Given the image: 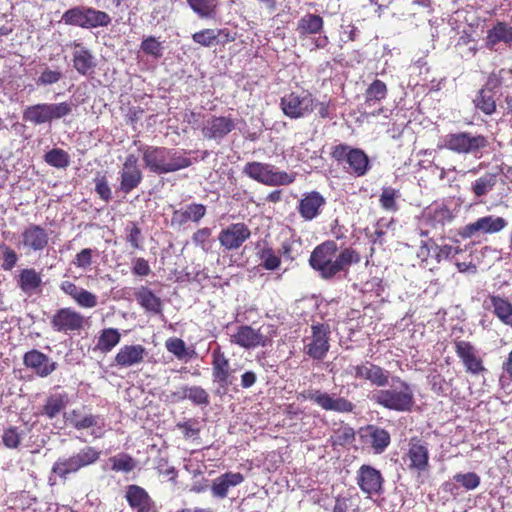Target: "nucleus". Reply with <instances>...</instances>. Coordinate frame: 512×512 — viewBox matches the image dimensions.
<instances>
[{
  "mask_svg": "<svg viewBox=\"0 0 512 512\" xmlns=\"http://www.w3.org/2000/svg\"><path fill=\"white\" fill-rule=\"evenodd\" d=\"M337 252L338 247L333 240L323 242L312 251L309 263L321 278L331 279L340 272H346L352 264L360 262V255L352 248Z\"/></svg>",
  "mask_w": 512,
  "mask_h": 512,
  "instance_id": "f257e3e1",
  "label": "nucleus"
},
{
  "mask_svg": "<svg viewBox=\"0 0 512 512\" xmlns=\"http://www.w3.org/2000/svg\"><path fill=\"white\" fill-rule=\"evenodd\" d=\"M145 167L158 175L176 172L192 165L186 155L190 152L181 149L145 146L142 148Z\"/></svg>",
  "mask_w": 512,
  "mask_h": 512,
  "instance_id": "f03ea898",
  "label": "nucleus"
},
{
  "mask_svg": "<svg viewBox=\"0 0 512 512\" xmlns=\"http://www.w3.org/2000/svg\"><path fill=\"white\" fill-rule=\"evenodd\" d=\"M371 400L396 412H409L415 404L412 387L400 377H393L389 388L373 392Z\"/></svg>",
  "mask_w": 512,
  "mask_h": 512,
  "instance_id": "7ed1b4c3",
  "label": "nucleus"
},
{
  "mask_svg": "<svg viewBox=\"0 0 512 512\" xmlns=\"http://www.w3.org/2000/svg\"><path fill=\"white\" fill-rule=\"evenodd\" d=\"M73 107V103L67 101L28 105L22 112V119L33 126L51 124L71 115Z\"/></svg>",
  "mask_w": 512,
  "mask_h": 512,
  "instance_id": "20e7f679",
  "label": "nucleus"
},
{
  "mask_svg": "<svg viewBox=\"0 0 512 512\" xmlns=\"http://www.w3.org/2000/svg\"><path fill=\"white\" fill-rule=\"evenodd\" d=\"M101 451L92 446H85L77 453L68 457H59L51 468V475L49 480H52V475H57L62 480H67L69 475L75 474L82 468L88 467L96 463L100 459Z\"/></svg>",
  "mask_w": 512,
  "mask_h": 512,
  "instance_id": "39448f33",
  "label": "nucleus"
},
{
  "mask_svg": "<svg viewBox=\"0 0 512 512\" xmlns=\"http://www.w3.org/2000/svg\"><path fill=\"white\" fill-rule=\"evenodd\" d=\"M242 173L266 186H285L295 181V175L279 171L274 165L258 161L247 162Z\"/></svg>",
  "mask_w": 512,
  "mask_h": 512,
  "instance_id": "423d86ee",
  "label": "nucleus"
},
{
  "mask_svg": "<svg viewBox=\"0 0 512 512\" xmlns=\"http://www.w3.org/2000/svg\"><path fill=\"white\" fill-rule=\"evenodd\" d=\"M488 144V139L484 135L460 131L445 135L443 137V144L439 148L444 147L462 155H477L487 148Z\"/></svg>",
  "mask_w": 512,
  "mask_h": 512,
  "instance_id": "0eeeda50",
  "label": "nucleus"
},
{
  "mask_svg": "<svg viewBox=\"0 0 512 512\" xmlns=\"http://www.w3.org/2000/svg\"><path fill=\"white\" fill-rule=\"evenodd\" d=\"M62 21L67 25L92 29L108 26L111 23V17L106 12L92 7L75 6L63 13Z\"/></svg>",
  "mask_w": 512,
  "mask_h": 512,
  "instance_id": "6e6552de",
  "label": "nucleus"
},
{
  "mask_svg": "<svg viewBox=\"0 0 512 512\" xmlns=\"http://www.w3.org/2000/svg\"><path fill=\"white\" fill-rule=\"evenodd\" d=\"M331 155L338 162H346L348 172L357 177L365 175L369 169V158L361 149L339 144L333 148Z\"/></svg>",
  "mask_w": 512,
  "mask_h": 512,
  "instance_id": "1a4fd4ad",
  "label": "nucleus"
},
{
  "mask_svg": "<svg viewBox=\"0 0 512 512\" xmlns=\"http://www.w3.org/2000/svg\"><path fill=\"white\" fill-rule=\"evenodd\" d=\"M330 328L325 324L311 326V335L304 338V353L314 360H322L327 355L330 344Z\"/></svg>",
  "mask_w": 512,
  "mask_h": 512,
  "instance_id": "9d476101",
  "label": "nucleus"
},
{
  "mask_svg": "<svg viewBox=\"0 0 512 512\" xmlns=\"http://www.w3.org/2000/svg\"><path fill=\"white\" fill-rule=\"evenodd\" d=\"M50 232L39 224L30 223L21 232L19 246L26 254L41 253L48 246Z\"/></svg>",
  "mask_w": 512,
  "mask_h": 512,
  "instance_id": "9b49d317",
  "label": "nucleus"
},
{
  "mask_svg": "<svg viewBox=\"0 0 512 512\" xmlns=\"http://www.w3.org/2000/svg\"><path fill=\"white\" fill-rule=\"evenodd\" d=\"M280 106L287 117L298 119L314 110V98L310 93L299 95L292 92L281 98Z\"/></svg>",
  "mask_w": 512,
  "mask_h": 512,
  "instance_id": "f8f14e48",
  "label": "nucleus"
},
{
  "mask_svg": "<svg viewBox=\"0 0 512 512\" xmlns=\"http://www.w3.org/2000/svg\"><path fill=\"white\" fill-rule=\"evenodd\" d=\"M212 377L213 382L218 384L217 394H225L228 387L232 385V369L228 358L220 348L212 352Z\"/></svg>",
  "mask_w": 512,
  "mask_h": 512,
  "instance_id": "ddd939ff",
  "label": "nucleus"
},
{
  "mask_svg": "<svg viewBox=\"0 0 512 512\" xmlns=\"http://www.w3.org/2000/svg\"><path fill=\"white\" fill-rule=\"evenodd\" d=\"M305 397L325 411L351 413L355 409V405L348 399L320 390L309 391Z\"/></svg>",
  "mask_w": 512,
  "mask_h": 512,
  "instance_id": "4468645a",
  "label": "nucleus"
},
{
  "mask_svg": "<svg viewBox=\"0 0 512 512\" xmlns=\"http://www.w3.org/2000/svg\"><path fill=\"white\" fill-rule=\"evenodd\" d=\"M507 226V221L503 217L492 215L478 218L475 222L462 227L459 235L462 238H472L478 233L493 234L498 233Z\"/></svg>",
  "mask_w": 512,
  "mask_h": 512,
  "instance_id": "2eb2a0df",
  "label": "nucleus"
},
{
  "mask_svg": "<svg viewBox=\"0 0 512 512\" xmlns=\"http://www.w3.org/2000/svg\"><path fill=\"white\" fill-rule=\"evenodd\" d=\"M346 372L355 378L370 381L373 385L383 387L389 382V371L366 361L359 365L349 366Z\"/></svg>",
  "mask_w": 512,
  "mask_h": 512,
  "instance_id": "dca6fc26",
  "label": "nucleus"
},
{
  "mask_svg": "<svg viewBox=\"0 0 512 512\" xmlns=\"http://www.w3.org/2000/svg\"><path fill=\"white\" fill-rule=\"evenodd\" d=\"M250 236L249 227L243 222H238L223 228L218 235V241L225 250L230 251L240 248Z\"/></svg>",
  "mask_w": 512,
  "mask_h": 512,
  "instance_id": "f3484780",
  "label": "nucleus"
},
{
  "mask_svg": "<svg viewBox=\"0 0 512 512\" xmlns=\"http://www.w3.org/2000/svg\"><path fill=\"white\" fill-rule=\"evenodd\" d=\"M142 179L143 174L138 166V158L134 154H129L120 171L118 190L124 194H129L140 185Z\"/></svg>",
  "mask_w": 512,
  "mask_h": 512,
  "instance_id": "a211bd4d",
  "label": "nucleus"
},
{
  "mask_svg": "<svg viewBox=\"0 0 512 512\" xmlns=\"http://www.w3.org/2000/svg\"><path fill=\"white\" fill-rule=\"evenodd\" d=\"M235 128V121L231 117L211 116L201 126V132L205 139L220 142Z\"/></svg>",
  "mask_w": 512,
  "mask_h": 512,
  "instance_id": "6ab92c4d",
  "label": "nucleus"
},
{
  "mask_svg": "<svg viewBox=\"0 0 512 512\" xmlns=\"http://www.w3.org/2000/svg\"><path fill=\"white\" fill-rule=\"evenodd\" d=\"M356 480L360 490L367 495H377L383 490L381 472L370 465L364 464L358 469Z\"/></svg>",
  "mask_w": 512,
  "mask_h": 512,
  "instance_id": "aec40b11",
  "label": "nucleus"
},
{
  "mask_svg": "<svg viewBox=\"0 0 512 512\" xmlns=\"http://www.w3.org/2000/svg\"><path fill=\"white\" fill-rule=\"evenodd\" d=\"M84 317L71 308H62L51 319V325L58 332L68 333L84 327Z\"/></svg>",
  "mask_w": 512,
  "mask_h": 512,
  "instance_id": "412c9836",
  "label": "nucleus"
},
{
  "mask_svg": "<svg viewBox=\"0 0 512 512\" xmlns=\"http://www.w3.org/2000/svg\"><path fill=\"white\" fill-rule=\"evenodd\" d=\"M23 363L28 369H31L37 376L42 378L49 376L57 368L56 362L37 349L26 352L23 356Z\"/></svg>",
  "mask_w": 512,
  "mask_h": 512,
  "instance_id": "4be33fe9",
  "label": "nucleus"
},
{
  "mask_svg": "<svg viewBox=\"0 0 512 512\" xmlns=\"http://www.w3.org/2000/svg\"><path fill=\"white\" fill-rule=\"evenodd\" d=\"M231 342L245 349H253L259 346H266L268 338L259 329H254L249 325H242L231 336Z\"/></svg>",
  "mask_w": 512,
  "mask_h": 512,
  "instance_id": "5701e85b",
  "label": "nucleus"
},
{
  "mask_svg": "<svg viewBox=\"0 0 512 512\" xmlns=\"http://www.w3.org/2000/svg\"><path fill=\"white\" fill-rule=\"evenodd\" d=\"M245 478L240 472H226L212 480L210 491L214 498H226L231 489L242 484Z\"/></svg>",
  "mask_w": 512,
  "mask_h": 512,
  "instance_id": "b1692460",
  "label": "nucleus"
},
{
  "mask_svg": "<svg viewBox=\"0 0 512 512\" xmlns=\"http://www.w3.org/2000/svg\"><path fill=\"white\" fill-rule=\"evenodd\" d=\"M455 352L462 360L466 370L472 374H479L485 370L482 360L477 356L474 346L467 341H455Z\"/></svg>",
  "mask_w": 512,
  "mask_h": 512,
  "instance_id": "393cba45",
  "label": "nucleus"
},
{
  "mask_svg": "<svg viewBox=\"0 0 512 512\" xmlns=\"http://www.w3.org/2000/svg\"><path fill=\"white\" fill-rule=\"evenodd\" d=\"M207 208L200 203H190L180 209L174 210L171 216V225L182 227L191 221L199 223L206 215Z\"/></svg>",
  "mask_w": 512,
  "mask_h": 512,
  "instance_id": "a878e982",
  "label": "nucleus"
},
{
  "mask_svg": "<svg viewBox=\"0 0 512 512\" xmlns=\"http://www.w3.org/2000/svg\"><path fill=\"white\" fill-rule=\"evenodd\" d=\"M325 204L326 200L319 192L305 193L299 202L298 212L303 219L311 221L321 213Z\"/></svg>",
  "mask_w": 512,
  "mask_h": 512,
  "instance_id": "bb28decb",
  "label": "nucleus"
},
{
  "mask_svg": "<svg viewBox=\"0 0 512 512\" xmlns=\"http://www.w3.org/2000/svg\"><path fill=\"white\" fill-rule=\"evenodd\" d=\"M146 355L145 347L140 344L124 345L119 349L114 360L118 366L128 368L142 363Z\"/></svg>",
  "mask_w": 512,
  "mask_h": 512,
  "instance_id": "cd10ccee",
  "label": "nucleus"
},
{
  "mask_svg": "<svg viewBox=\"0 0 512 512\" xmlns=\"http://www.w3.org/2000/svg\"><path fill=\"white\" fill-rule=\"evenodd\" d=\"M126 500L137 512H153L154 502L149 494L138 485H130L126 491Z\"/></svg>",
  "mask_w": 512,
  "mask_h": 512,
  "instance_id": "c85d7f7f",
  "label": "nucleus"
},
{
  "mask_svg": "<svg viewBox=\"0 0 512 512\" xmlns=\"http://www.w3.org/2000/svg\"><path fill=\"white\" fill-rule=\"evenodd\" d=\"M484 306L505 325L512 327V303L500 296L491 295L484 301Z\"/></svg>",
  "mask_w": 512,
  "mask_h": 512,
  "instance_id": "c756f323",
  "label": "nucleus"
},
{
  "mask_svg": "<svg viewBox=\"0 0 512 512\" xmlns=\"http://www.w3.org/2000/svg\"><path fill=\"white\" fill-rule=\"evenodd\" d=\"M407 459L409 460V468L418 471H423L428 466L429 452L426 445L420 443V441H412L407 453Z\"/></svg>",
  "mask_w": 512,
  "mask_h": 512,
  "instance_id": "7c9ffc66",
  "label": "nucleus"
},
{
  "mask_svg": "<svg viewBox=\"0 0 512 512\" xmlns=\"http://www.w3.org/2000/svg\"><path fill=\"white\" fill-rule=\"evenodd\" d=\"M66 419L75 429L83 430L91 427H101L103 419L98 415L86 414L80 409H74L66 415Z\"/></svg>",
  "mask_w": 512,
  "mask_h": 512,
  "instance_id": "2f4dec72",
  "label": "nucleus"
},
{
  "mask_svg": "<svg viewBox=\"0 0 512 512\" xmlns=\"http://www.w3.org/2000/svg\"><path fill=\"white\" fill-rule=\"evenodd\" d=\"M17 285L23 293L31 295L42 286L41 274L34 268L22 269L17 279Z\"/></svg>",
  "mask_w": 512,
  "mask_h": 512,
  "instance_id": "473e14b6",
  "label": "nucleus"
},
{
  "mask_svg": "<svg viewBox=\"0 0 512 512\" xmlns=\"http://www.w3.org/2000/svg\"><path fill=\"white\" fill-rule=\"evenodd\" d=\"M364 437L377 454L382 453L390 444V434L377 426L369 425L365 429Z\"/></svg>",
  "mask_w": 512,
  "mask_h": 512,
  "instance_id": "72a5a7b5",
  "label": "nucleus"
},
{
  "mask_svg": "<svg viewBox=\"0 0 512 512\" xmlns=\"http://www.w3.org/2000/svg\"><path fill=\"white\" fill-rule=\"evenodd\" d=\"M499 42H504L508 46H512V26L504 22H498L488 30L486 46L492 49Z\"/></svg>",
  "mask_w": 512,
  "mask_h": 512,
  "instance_id": "f704fd0d",
  "label": "nucleus"
},
{
  "mask_svg": "<svg viewBox=\"0 0 512 512\" xmlns=\"http://www.w3.org/2000/svg\"><path fill=\"white\" fill-rule=\"evenodd\" d=\"M495 86L496 83L494 84L492 78H489L486 87L482 88L474 99L475 106L487 115H491L496 110V103L492 92V88Z\"/></svg>",
  "mask_w": 512,
  "mask_h": 512,
  "instance_id": "c9c22d12",
  "label": "nucleus"
},
{
  "mask_svg": "<svg viewBox=\"0 0 512 512\" xmlns=\"http://www.w3.org/2000/svg\"><path fill=\"white\" fill-rule=\"evenodd\" d=\"M73 66L81 75L92 72L96 66L94 56L84 47L73 52Z\"/></svg>",
  "mask_w": 512,
  "mask_h": 512,
  "instance_id": "e433bc0d",
  "label": "nucleus"
},
{
  "mask_svg": "<svg viewBox=\"0 0 512 512\" xmlns=\"http://www.w3.org/2000/svg\"><path fill=\"white\" fill-rule=\"evenodd\" d=\"M121 340V334L116 328H105L103 329L95 345V350L101 353H109L116 347Z\"/></svg>",
  "mask_w": 512,
  "mask_h": 512,
  "instance_id": "4c0bfd02",
  "label": "nucleus"
},
{
  "mask_svg": "<svg viewBox=\"0 0 512 512\" xmlns=\"http://www.w3.org/2000/svg\"><path fill=\"white\" fill-rule=\"evenodd\" d=\"M499 173L487 172L471 183V191L477 198L489 194L497 184Z\"/></svg>",
  "mask_w": 512,
  "mask_h": 512,
  "instance_id": "58836bf2",
  "label": "nucleus"
},
{
  "mask_svg": "<svg viewBox=\"0 0 512 512\" xmlns=\"http://www.w3.org/2000/svg\"><path fill=\"white\" fill-rule=\"evenodd\" d=\"M69 403V397L66 393H56L50 395L45 405L43 406L42 413L49 419L55 418Z\"/></svg>",
  "mask_w": 512,
  "mask_h": 512,
  "instance_id": "ea45409f",
  "label": "nucleus"
},
{
  "mask_svg": "<svg viewBox=\"0 0 512 512\" xmlns=\"http://www.w3.org/2000/svg\"><path fill=\"white\" fill-rule=\"evenodd\" d=\"M136 300L141 305V307H143L148 312L159 314L162 311V302L160 298L146 287H142L136 293Z\"/></svg>",
  "mask_w": 512,
  "mask_h": 512,
  "instance_id": "a19ab883",
  "label": "nucleus"
},
{
  "mask_svg": "<svg viewBox=\"0 0 512 512\" xmlns=\"http://www.w3.org/2000/svg\"><path fill=\"white\" fill-rule=\"evenodd\" d=\"M323 28V19L319 15L306 14L297 23L299 36L319 33Z\"/></svg>",
  "mask_w": 512,
  "mask_h": 512,
  "instance_id": "79ce46f5",
  "label": "nucleus"
},
{
  "mask_svg": "<svg viewBox=\"0 0 512 512\" xmlns=\"http://www.w3.org/2000/svg\"><path fill=\"white\" fill-rule=\"evenodd\" d=\"M387 96V86L381 80H374L365 92V104L372 106L377 102L385 99Z\"/></svg>",
  "mask_w": 512,
  "mask_h": 512,
  "instance_id": "37998d69",
  "label": "nucleus"
},
{
  "mask_svg": "<svg viewBox=\"0 0 512 512\" xmlns=\"http://www.w3.org/2000/svg\"><path fill=\"white\" fill-rule=\"evenodd\" d=\"M189 7L200 18H211L215 14L217 0H186Z\"/></svg>",
  "mask_w": 512,
  "mask_h": 512,
  "instance_id": "c03bdc74",
  "label": "nucleus"
},
{
  "mask_svg": "<svg viewBox=\"0 0 512 512\" xmlns=\"http://www.w3.org/2000/svg\"><path fill=\"white\" fill-rule=\"evenodd\" d=\"M45 162L55 168L65 169L70 165L69 154L60 148H53L44 155Z\"/></svg>",
  "mask_w": 512,
  "mask_h": 512,
  "instance_id": "a18cd8bd",
  "label": "nucleus"
},
{
  "mask_svg": "<svg viewBox=\"0 0 512 512\" xmlns=\"http://www.w3.org/2000/svg\"><path fill=\"white\" fill-rule=\"evenodd\" d=\"M111 469L115 472L129 473L136 468V461L126 453H120L109 458Z\"/></svg>",
  "mask_w": 512,
  "mask_h": 512,
  "instance_id": "49530a36",
  "label": "nucleus"
},
{
  "mask_svg": "<svg viewBox=\"0 0 512 512\" xmlns=\"http://www.w3.org/2000/svg\"><path fill=\"white\" fill-rule=\"evenodd\" d=\"M184 397L199 406H207L210 403L208 392L201 386H185Z\"/></svg>",
  "mask_w": 512,
  "mask_h": 512,
  "instance_id": "de8ad7c7",
  "label": "nucleus"
},
{
  "mask_svg": "<svg viewBox=\"0 0 512 512\" xmlns=\"http://www.w3.org/2000/svg\"><path fill=\"white\" fill-rule=\"evenodd\" d=\"M212 230L203 227L195 231L192 235V242L195 246L201 248L204 252H209L212 248L213 240L211 239Z\"/></svg>",
  "mask_w": 512,
  "mask_h": 512,
  "instance_id": "09e8293b",
  "label": "nucleus"
},
{
  "mask_svg": "<svg viewBox=\"0 0 512 512\" xmlns=\"http://www.w3.org/2000/svg\"><path fill=\"white\" fill-rule=\"evenodd\" d=\"M301 242L296 239H286L282 242L279 254L286 260H294L300 254Z\"/></svg>",
  "mask_w": 512,
  "mask_h": 512,
  "instance_id": "8fccbe9b",
  "label": "nucleus"
},
{
  "mask_svg": "<svg viewBox=\"0 0 512 512\" xmlns=\"http://www.w3.org/2000/svg\"><path fill=\"white\" fill-rule=\"evenodd\" d=\"M399 197V191L392 187H384L380 195V205L387 211H396L397 204L396 198Z\"/></svg>",
  "mask_w": 512,
  "mask_h": 512,
  "instance_id": "3c124183",
  "label": "nucleus"
},
{
  "mask_svg": "<svg viewBox=\"0 0 512 512\" xmlns=\"http://www.w3.org/2000/svg\"><path fill=\"white\" fill-rule=\"evenodd\" d=\"M141 50L155 59H159L163 55V46L154 36L145 38L141 43Z\"/></svg>",
  "mask_w": 512,
  "mask_h": 512,
  "instance_id": "603ef678",
  "label": "nucleus"
},
{
  "mask_svg": "<svg viewBox=\"0 0 512 512\" xmlns=\"http://www.w3.org/2000/svg\"><path fill=\"white\" fill-rule=\"evenodd\" d=\"M96 253V250L91 248H84L75 255L72 264L75 267L86 271L91 268L93 263V255Z\"/></svg>",
  "mask_w": 512,
  "mask_h": 512,
  "instance_id": "864d4df0",
  "label": "nucleus"
},
{
  "mask_svg": "<svg viewBox=\"0 0 512 512\" xmlns=\"http://www.w3.org/2000/svg\"><path fill=\"white\" fill-rule=\"evenodd\" d=\"M220 32V30L215 29H204L194 33L192 35V39L194 42L204 47H210L216 42Z\"/></svg>",
  "mask_w": 512,
  "mask_h": 512,
  "instance_id": "5fc2aeb1",
  "label": "nucleus"
},
{
  "mask_svg": "<svg viewBox=\"0 0 512 512\" xmlns=\"http://www.w3.org/2000/svg\"><path fill=\"white\" fill-rule=\"evenodd\" d=\"M453 480L466 490H474L480 485V477L475 472L457 473L453 476Z\"/></svg>",
  "mask_w": 512,
  "mask_h": 512,
  "instance_id": "6e6d98bb",
  "label": "nucleus"
},
{
  "mask_svg": "<svg viewBox=\"0 0 512 512\" xmlns=\"http://www.w3.org/2000/svg\"><path fill=\"white\" fill-rule=\"evenodd\" d=\"M261 265L267 270H275L280 265V258L271 248H264L259 253Z\"/></svg>",
  "mask_w": 512,
  "mask_h": 512,
  "instance_id": "4d7b16f0",
  "label": "nucleus"
},
{
  "mask_svg": "<svg viewBox=\"0 0 512 512\" xmlns=\"http://www.w3.org/2000/svg\"><path fill=\"white\" fill-rule=\"evenodd\" d=\"M0 255L3 259L2 268L5 271L12 270L18 261L16 252L9 246L2 243L0 244Z\"/></svg>",
  "mask_w": 512,
  "mask_h": 512,
  "instance_id": "13d9d810",
  "label": "nucleus"
},
{
  "mask_svg": "<svg viewBox=\"0 0 512 512\" xmlns=\"http://www.w3.org/2000/svg\"><path fill=\"white\" fill-rule=\"evenodd\" d=\"M94 183L95 192L103 201L109 202L112 198V192L106 177L98 173L94 179Z\"/></svg>",
  "mask_w": 512,
  "mask_h": 512,
  "instance_id": "bf43d9fd",
  "label": "nucleus"
},
{
  "mask_svg": "<svg viewBox=\"0 0 512 512\" xmlns=\"http://www.w3.org/2000/svg\"><path fill=\"white\" fill-rule=\"evenodd\" d=\"M23 432H19L17 428L11 427L4 431L2 439L7 448L15 449L19 446Z\"/></svg>",
  "mask_w": 512,
  "mask_h": 512,
  "instance_id": "052dcab7",
  "label": "nucleus"
},
{
  "mask_svg": "<svg viewBox=\"0 0 512 512\" xmlns=\"http://www.w3.org/2000/svg\"><path fill=\"white\" fill-rule=\"evenodd\" d=\"M166 349L174 354L178 359H183L186 356L185 342L180 338H169L165 343Z\"/></svg>",
  "mask_w": 512,
  "mask_h": 512,
  "instance_id": "680f3d73",
  "label": "nucleus"
},
{
  "mask_svg": "<svg viewBox=\"0 0 512 512\" xmlns=\"http://www.w3.org/2000/svg\"><path fill=\"white\" fill-rule=\"evenodd\" d=\"M74 301L83 308H94L98 303L97 296L84 288H81Z\"/></svg>",
  "mask_w": 512,
  "mask_h": 512,
  "instance_id": "e2e57ef3",
  "label": "nucleus"
},
{
  "mask_svg": "<svg viewBox=\"0 0 512 512\" xmlns=\"http://www.w3.org/2000/svg\"><path fill=\"white\" fill-rule=\"evenodd\" d=\"M61 78H62V73L60 71L45 68L41 72L36 83L38 86L52 85V84L57 83Z\"/></svg>",
  "mask_w": 512,
  "mask_h": 512,
  "instance_id": "0e129e2a",
  "label": "nucleus"
},
{
  "mask_svg": "<svg viewBox=\"0 0 512 512\" xmlns=\"http://www.w3.org/2000/svg\"><path fill=\"white\" fill-rule=\"evenodd\" d=\"M431 221L434 225H444L452 220V214L450 210L444 206L436 207L429 213Z\"/></svg>",
  "mask_w": 512,
  "mask_h": 512,
  "instance_id": "69168bd1",
  "label": "nucleus"
},
{
  "mask_svg": "<svg viewBox=\"0 0 512 512\" xmlns=\"http://www.w3.org/2000/svg\"><path fill=\"white\" fill-rule=\"evenodd\" d=\"M355 438V432L351 427H343L335 431L332 439L336 445H345L351 443Z\"/></svg>",
  "mask_w": 512,
  "mask_h": 512,
  "instance_id": "338daca9",
  "label": "nucleus"
},
{
  "mask_svg": "<svg viewBox=\"0 0 512 512\" xmlns=\"http://www.w3.org/2000/svg\"><path fill=\"white\" fill-rule=\"evenodd\" d=\"M126 230L128 232L126 239L131 244V246L136 249L141 248V246H140V240H141L140 228L134 222H131L127 226Z\"/></svg>",
  "mask_w": 512,
  "mask_h": 512,
  "instance_id": "774afa93",
  "label": "nucleus"
}]
</instances>
